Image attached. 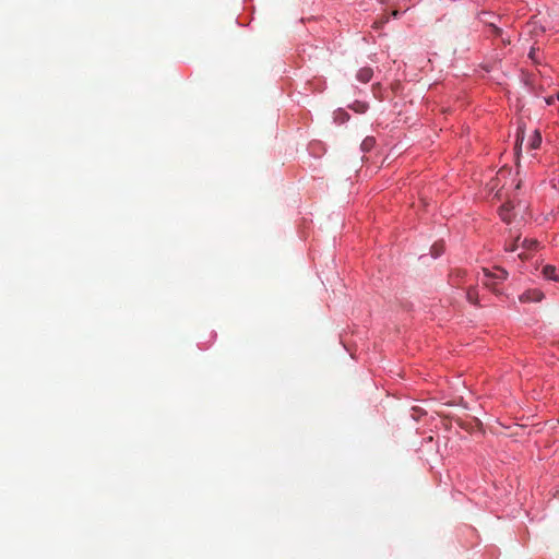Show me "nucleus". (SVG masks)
Listing matches in <instances>:
<instances>
[{
	"instance_id": "obj_4",
	"label": "nucleus",
	"mask_w": 559,
	"mask_h": 559,
	"mask_svg": "<svg viewBox=\"0 0 559 559\" xmlns=\"http://www.w3.org/2000/svg\"><path fill=\"white\" fill-rule=\"evenodd\" d=\"M544 294L539 289H530L520 296L522 302H536L540 301Z\"/></svg>"
},
{
	"instance_id": "obj_7",
	"label": "nucleus",
	"mask_w": 559,
	"mask_h": 559,
	"mask_svg": "<svg viewBox=\"0 0 559 559\" xmlns=\"http://www.w3.org/2000/svg\"><path fill=\"white\" fill-rule=\"evenodd\" d=\"M542 143V135L538 130H534L528 140V147L536 150Z\"/></svg>"
},
{
	"instance_id": "obj_3",
	"label": "nucleus",
	"mask_w": 559,
	"mask_h": 559,
	"mask_svg": "<svg viewBox=\"0 0 559 559\" xmlns=\"http://www.w3.org/2000/svg\"><path fill=\"white\" fill-rule=\"evenodd\" d=\"M507 275L508 273L500 267H495L491 271L484 269L480 281L485 287L498 294V285L507 278Z\"/></svg>"
},
{
	"instance_id": "obj_2",
	"label": "nucleus",
	"mask_w": 559,
	"mask_h": 559,
	"mask_svg": "<svg viewBox=\"0 0 559 559\" xmlns=\"http://www.w3.org/2000/svg\"><path fill=\"white\" fill-rule=\"evenodd\" d=\"M539 247V242L535 239L524 238L521 239V237L514 238L511 242L506 245V250L508 251H518L519 258L522 260L528 259L531 257L532 252L537 251Z\"/></svg>"
},
{
	"instance_id": "obj_14",
	"label": "nucleus",
	"mask_w": 559,
	"mask_h": 559,
	"mask_svg": "<svg viewBox=\"0 0 559 559\" xmlns=\"http://www.w3.org/2000/svg\"><path fill=\"white\" fill-rule=\"evenodd\" d=\"M536 24H537V22H536V21H534V22H532L530 25H531V26H533V27H535V25H536Z\"/></svg>"
},
{
	"instance_id": "obj_11",
	"label": "nucleus",
	"mask_w": 559,
	"mask_h": 559,
	"mask_svg": "<svg viewBox=\"0 0 559 559\" xmlns=\"http://www.w3.org/2000/svg\"><path fill=\"white\" fill-rule=\"evenodd\" d=\"M373 145V139H365L361 146L364 150H369Z\"/></svg>"
},
{
	"instance_id": "obj_12",
	"label": "nucleus",
	"mask_w": 559,
	"mask_h": 559,
	"mask_svg": "<svg viewBox=\"0 0 559 559\" xmlns=\"http://www.w3.org/2000/svg\"><path fill=\"white\" fill-rule=\"evenodd\" d=\"M367 109V106L366 104L364 103H357L356 104V107H355V110L358 111V112H365Z\"/></svg>"
},
{
	"instance_id": "obj_1",
	"label": "nucleus",
	"mask_w": 559,
	"mask_h": 559,
	"mask_svg": "<svg viewBox=\"0 0 559 559\" xmlns=\"http://www.w3.org/2000/svg\"><path fill=\"white\" fill-rule=\"evenodd\" d=\"M490 191L496 190L495 198L502 199L509 197V191L519 189L520 181L513 176L510 168H501L496 177L488 183Z\"/></svg>"
},
{
	"instance_id": "obj_6",
	"label": "nucleus",
	"mask_w": 559,
	"mask_h": 559,
	"mask_svg": "<svg viewBox=\"0 0 559 559\" xmlns=\"http://www.w3.org/2000/svg\"><path fill=\"white\" fill-rule=\"evenodd\" d=\"M372 75H373L372 69L369 67H364L358 70L356 78L359 82L366 84V83L370 82V80L372 79Z\"/></svg>"
},
{
	"instance_id": "obj_10",
	"label": "nucleus",
	"mask_w": 559,
	"mask_h": 559,
	"mask_svg": "<svg viewBox=\"0 0 559 559\" xmlns=\"http://www.w3.org/2000/svg\"><path fill=\"white\" fill-rule=\"evenodd\" d=\"M545 102H546V104H547V105H549V106H556V105L558 104V106H557V111H558V114H559V92H558L555 96H548V97H546V98H545Z\"/></svg>"
},
{
	"instance_id": "obj_8",
	"label": "nucleus",
	"mask_w": 559,
	"mask_h": 559,
	"mask_svg": "<svg viewBox=\"0 0 559 559\" xmlns=\"http://www.w3.org/2000/svg\"><path fill=\"white\" fill-rule=\"evenodd\" d=\"M543 275L547 280L557 281L556 267L552 265H545L542 271Z\"/></svg>"
},
{
	"instance_id": "obj_13",
	"label": "nucleus",
	"mask_w": 559,
	"mask_h": 559,
	"mask_svg": "<svg viewBox=\"0 0 559 559\" xmlns=\"http://www.w3.org/2000/svg\"><path fill=\"white\" fill-rule=\"evenodd\" d=\"M530 58L532 60H535V49H532L531 52H530Z\"/></svg>"
},
{
	"instance_id": "obj_9",
	"label": "nucleus",
	"mask_w": 559,
	"mask_h": 559,
	"mask_svg": "<svg viewBox=\"0 0 559 559\" xmlns=\"http://www.w3.org/2000/svg\"><path fill=\"white\" fill-rule=\"evenodd\" d=\"M466 297H467V300L471 304L477 305L478 304V290H477V288H475V287L467 288Z\"/></svg>"
},
{
	"instance_id": "obj_5",
	"label": "nucleus",
	"mask_w": 559,
	"mask_h": 559,
	"mask_svg": "<svg viewBox=\"0 0 559 559\" xmlns=\"http://www.w3.org/2000/svg\"><path fill=\"white\" fill-rule=\"evenodd\" d=\"M514 204L511 201L503 203L500 207L499 215L502 221L509 223L513 215Z\"/></svg>"
}]
</instances>
